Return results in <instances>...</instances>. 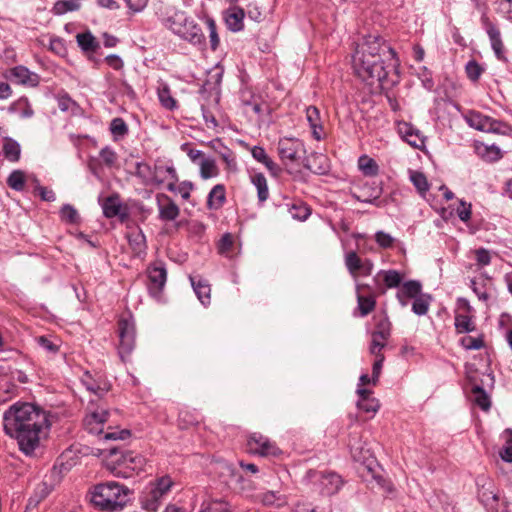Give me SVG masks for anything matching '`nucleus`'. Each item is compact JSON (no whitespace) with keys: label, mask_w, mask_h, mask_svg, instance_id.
Wrapping results in <instances>:
<instances>
[{"label":"nucleus","mask_w":512,"mask_h":512,"mask_svg":"<svg viewBox=\"0 0 512 512\" xmlns=\"http://www.w3.org/2000/svg\"><path fill=\"white\" fill-rule=\"evenodd\" d=\"M395 51L380 37L368 36L352 56L355 74L367 85L384 89L394 85L389 75L396 66Z\"/></svg>","instance_id":"nucleus-1"},{"label":"nucleus","mask_w":512,"mask_h":512,"mask_svg":"<svg viewBox=\"0 0 512 512\" xmlns=\"http://www.w3.org/2000/svg\"><path fill=\"white\" fill-rule=\"evenodd\" d=\"M3 427L7 435L17 440L23 453L32 455L46 437L50 422L48 413L41 407L17 402L4 412Z\"/></svg>","instance_id":"nucleus-2"},{"label":"nucleus","mask_w":512,"mask_h":512,"mask_svg":"<svg viewBox=\"0 0 512 512\" xmlns=\"http://www.w3.org/2000/svg\"><path fill=\"white\" fill-rule=\"evenodd\" d=\"M89 494L95 507L112 512L122 509L129 502L131 490L118 482L107 481L93 486Z\"/></svg>","instance_id":"nucleus-3"},{"label":"nucleus","mask_w":512,"mask_h":512,"mask_svg":"<svg viewBox=\"0 0 512 512\" xmlns=\"http://www.w3.org/2000/svg\"><path fill=\"white\" fill-rule=\"evenodd\" d=\"M168 28L181 39L192 45H202L205 41L201 27L182 11L175 12L167 19Z\"/></svg>","instance_id":"nucleus-4"},{"label":"nucleus","mask_w":512,"mask_h":512,"mask_svg":"<svg viewBox=\"0 0 512 512\" xmlns=\"http://www.w3.org/2000/svg\"><path fill=\"white\" fill-rule=\"evenodd\" d=\"M173 481L169 476H163L151 482L147 491L141 497V505L148 512H156L163 497L170 491Z\"/></svg>","instance_id":"nucleus-5"},{"label":"nucleus","mask_w":512,"mask_h":512,"mask_svg":"<svg viewBox=\"0 0 512 512\" xmlns=\"http://www.w3.org/2000/svg\"><path fill=\"white\" fill-rule=\"evenodd\" d=\"M119 347L118 354L122 362H127L135 347V327L128 319H121L118 323Z\"/></svg>","instance_id":"nucleus-6"},{"label":"nucleus","mask_w":512,"mask_h":512,"mask_svg":"<svg viewBox=\"0 0 512 512\" xmlns=\"http://www.w3.org/2000/svg\"><path fill=\"white\" fill-rule=\"evenodd\" d=\"M466 120L470 127L483 132L505 134L509 129V127L503 122L495 120L479 112H471L466 117Z\"/></svg>","instance_id":"nucleus-7"},{"label":"nucleus","mask_w":512,"mask_h":512,"mask_svg":"<svg viewBox=\"0 0 512 512\" xmlns=\"http://www.w3.org/2000/svg\"><path fill=\"white\" fill-rule=\"evenodd\" d=\"M109 415V411L103 408L87 414L83 420L85 430L93 435H102L104 433V425L108 421Z\"/></svg>","instance_id":"nucleus-8"},{"label":"nucleus","mask_w":512,"mask_h":512,"mask_svg":"<svg viewBox=\"0 0 512 512\" xmlns=\"http://www.w3.org/2000/svg\"><path fill=\"white\" fill-rule=\"evenodd\" d=\"M301 151H304V145L298 139L283 138L278 142V154L282 161L295 162Z\"/></svg>","instance_id":"nucleus-9"},{"label":"nucleus","mask_w":512,"mask_h":512,"mask_svg":"<svg viewBox=\"0 0 512 512\" xmlns=\"http://www.w3.org/2000/svg\"><path fill=\"white\" fill-rule=\"evenodd\" d=\"M481 23L489 36L491 47L496 57L500 60L504 59V45L501 39L500 30L490 21L486 13L482 14Z\"/></svg>","instance_id":"nucleus-10"},{"label":"nucleus","mask_w":512,"mask_h":512,"mask_svg":"<svg viewBox=\"0 0 512 512\" xmlns=\"http://www.w3.org/2000/svg\"><path fill=\"white\" fill-rule=\"evenodd\" d=\"M158 207V217L162 221H174L180 214L178 205L166 194L159 193L156 195Z\"/></svg>","instance_id":"nucleus-11"},{"label":"nucleus","mask_w":512,"mask_h":512,"mask_svg":"<svg viewBox=\"0 0 512 512\" xmlns=\"http://www.w3.org/2000/svg\"><path fill=\"white\" fill-rule=\"evenodd\" d=\"M120 453V458L116 459L119 466H124L132 471H141L145 465V458L133 452H120L119 448L113 447L109 449V455L116 456Z\"/></svg>","instance_id":"nucleus-12"},{"label":"nucleus","mask_w":512,"mask_h":512,"mask_svg":"<svg viewBox=\"0 0 512 512\" xmlns=\"http://www.w3.org/2000/svg\"><path fill=\"white\" fill-rule=\"evenodd\" d=\"M247 444L250 452L261 456L276 455L278 451L274 443L260 434H253Z\"/></svg>","instance_id":"nucleus-13"},{"label":"nucleus","mask_w":512,"mask_h":512,"mask_svg":"<svg viewBox=\"0 0 512 512\" xmlns=\"http://www.w3.org/2000/svg\"><path fill=\"white\" fill-rule=\"evenodd\" d=\"M148 278L151 285L149 290L152 294H158L164 287L167 279V272L163 266H153L148 269Z\"/></svg>","instance_id":"nucleus-14"},{"label":"nucleus","mask_w":512,"mask_h":512,"mask_svg":"<svg viewBox=\"0 0 512 512\" xmlns=\"http://www.w3.org/2000/svg\"><path fill=\"white\" fill-rule=\"evenodd\" d=\"M245 17V11L243 8L233 6L227 9L225 12V22L229 30L233 32H239L243 29V20Z\"/></svg>","instance_id":"nucleus-15"},{"label":"nucleus","mask_w":512,"mask_h":512,"mask_svg":"<svg viewBox=\"0 0 512 512\" xmlns=\"http://www.w3.org/2000/svg\"><path fill=\"white\" fill-rule=\"evenodd\" d=\"M304 167L315 174L322 175L328 171V159L323 154L312 153L306 158Z\"/></svg>","instance_id":"nucleus-16"},{"label":"nucleus","mask_w":512,"mask_h":512,"mask_svg":"<svg viewBox=\"0 0 512 512\" xmlns=\"http://www.w3.org/2000/svg\"><path fill=\"white\" fill-rule=\"evenodd\" d=\"M10 79H14L19 84H30L36 86L38 84V76L30 72L24 66H16L9 71Z\"/></svg>","instance_id":"nucleus-17"},{"label":"nucleus","mask_w":512,"mask_h":512,"mask_svg":"<svg viewBox=\"0 0 512 512\" xmlns=\"http://www.w3.org/2000/svg\"><path fill=\"white\" fill-rule=\"evenodd\" d=\"M306 118H307V121L309 122L311 129H312L313 137L316 140H321L323 127L321 124L320 112H319L318 108L315 106L307 107Z\"/></svg>","instance_id":"nucleus-18"},{"label":"nucleus","mask_w":512,"mask_h":512,"mask_svg":"<svg viewBox=\"0 0 512 512\" xmlns=\"http://www.w3.org/2000/svg\"><path fill=\"white\" fill-rule=\"evenodd\" d=\"M348 447L350 449L351 456L355 461H363L366 458V454L369 452L362 446L361 435L358 432L350 433Z\"/></svg>","instance_id":"nucleus-19"},{"label":"nucleus","mask_w":512,"mask_h":512,"mask_svg":"<svg viewBox=\"0 0 512 512\" xmlns=\"http://www.w3.org/2000/svg\"><path fill=\"white\" fill-rule=\"evenodd\" d=\"M190 281L200 302L204 305L209 304L211 288L208 282L201 278L196 279L194 277H190Z\"/></svg>","instance_id":"nucleus-20"},{"label":"nucleus","mask_w":512,"mask_h":512,"mask_svg":"<svg viewBox=\"0 0 512 512\" xmlns=\"http://www.w3.org/2000/svg\"><path fill=\"white\" fill-rule=\"evenodd\" d=\"M256 497L265 506L280 507L286 503L284 495L275 490L258 493Z\"/></svg>","instance_id":"nucleus-21"},{"label":"nucleus","mask_w":512,"mask_h":512,"mask_svg":"<svg viewBox=\"0 0 512 512\" xmlns=\"http://www.w3.org/2000/svg\"><path fill=\"white\" fill-rule=\"evenodd\" d=\"M251 183L257 189V197L260 203L269 198V189L265 176L262 173H254L250 176Z\"/></svg>","instance_id":"nucleus-22"},{"label":"nucleus","mask_w":512,"mask_h":512,"mask_svg":"<svg viewBox=\"0 0 512 512\" xmlns=\"http://www.w3.org/2000/svg\"><path fill=\"white\" fill-rule=\"evenodd\" d=\"M379 277H382L386 288H397L403 280V276L397 270H380L374 281L377 282Z\"/></svg>","instance_id":"nucleus-23"},{"label":"nucleus","mask_w":512,"mask_h":512,"mask_svg":"<svg viewBox=\"0 0 512 512\" xmlns=\"http://www.w3.org/2000/svg\"><path fill=\"white\" fill-rule=\"evenodd\" d=\"M163 172H166L167 174H169L170 178L172 179V182H170L167 185V189L171 192L178 191V187L175 184L176 181H178V176H177V172L173 166H167V167L156 166L155 172H154V177H153L155 182H157L159 184L163 182L164 179L161 177Z\"/></svg>","instance_id":"nucleus-24"},{"label":"nucleus","mask_w":512,"mask_h":512,"mask_svg":"<svg viewBox=\"0 0 512 512\" xmlns=\"http://www.w3.org/2000/svg\"><path fill=\"white\" fill-rule=\"evenodd\" d=\"M76 40L79 47L86 53L96 52L97 49L100 47L99 42L89 31L84 33H78L76 35Z\"/></svg>","instance_id":"nucleus-25"},{"label":"nucleus","mask_w":512,"mask_h":512,"mask_svg":"<svg viewBox=\"0 0 512 512\" xmlns=\"http://www.w3.org/2000/svg\"><path fill=\"white\" fill-rule=\"evenodd\" d=\"M474 403L482 410L488 411L491 407V400L488 393L481 385L475 384L471 389Z\"/></svg>","instance_id":"nucleus-26"},{"label":"nucleus","mask_w":512,"mask_h":512,"mask_svg":"<svg viewBox=\"0 0 512 512\" xmlns=\"http://www.w3.org/2000/svg\"><path fill=\"white\" fill-rule=\"evenodd\" d=\"M129 245L134 252L140 253L146 248V238L140 228H135L127 234Z\"/></svg>","instance_id":"nucleus-27"},{"label":"nucleus","mask_w":512,"mask_h":512,"mask_svg":"<svg viewBox=\"0 0 512 512\" xmlns=\"http://www.w3.org/2000/svg\"><path fill=\"white\" fill-rule=\"evenodd\" d=\"M405 140L413 147L419 148L424 145V138L420 135V131L405 123L401 128Z\"/></svg>","instance_id":"nucleus-28"},{"label":"nucleus","mask_w":512,"mask_h":512,"mask_svg":"<svg viewBox=\"0 0 512 512\" xmlns=\"http://www.w3.org/2000/svg\"><path fill=\"white\" fill-rule=\"evenodd\" d=\"M225 199V187L222 184L215 185L208 195V207L218 209L223 205Z\"/></svg>","instance_id":"nucleus-29"},{"label":"nucleus","mask_w":512,"mask_h":512,"mask_svg":"<svg viewBox=\"0 0 512 512\" xmlns=\"http://www.w3.org/2000/svg\"><path fill=\"white\" fill-rule=\"evenodd\" d=\"M455 328L458 333H469L473 332L476 326L470 314L457 312L455 315Z\"/></svg>","instance_id":"nucleus-30"},{"label":"nucleus","mask_w":512,"mask_h":512,"mask_svg":"<svg viewBox=\"0 0 512 512\" xmlns=\"http://www.w3.org/2000/svg\"><path fill=\"white\" fill-rule=\"evenodd\" d=\"M361 286H357V302L360 315L362 317L370 314L376 306V300L374 296H364L360 293Z\"/></svg>","instance_id":"nucleus-31"},{"label":"nucleus","mask_w":512,"mask_h":512,"mask_svg":"<svg viewBox=\"0 0 512 512\" xmlns=\"http://www.w3.org/2000/svg\"><path fill=\"white\" fill-rule=\"evenodd\" d=\"M3 154L11 162H17L20 158L21 148L17 141L6 137L3 143Z\"/></svg>","instance_id":"nucleus-32"},{"label":"nucleus","mask_w":512,"mask_h":512,"mask_svg":"<svg viewBox=\"0 0 512 512\" xmlns=\"http://www.w3.org/2000/svg\"><path fill=\"white\" fill-rule=\"evenodd\" d=\"M421 289L422 285L419 281L409 280L402 285V289L397 294V297L402 305H406V302L402 300V295H405L409 298H416L419 297L418 295L421 293Z\"/></svg>","instance_id":"nucleus-33"},{"label":"nucleus","mask_w":512,"mask_h":512,"mask_svg":"<svg viewBox=\"0 0 512 512\" xmlns=\"http://www.w3.org/2000/svg\"><path fill=\"white\" fill-rule=\"evenodd\" d=\"M358 167L365 176L374 177L379 173V166L377 162L368 155H362L359 157Z\"/></svg>","instance_id":"nucleus-34"},{"label":"nucleus","mask_w":512,"mask_h":512,"mask_svg":"<svg viewBox=\"0 0 512 512\" xmlns=\"http://www.w3.org/2000/svg\"><path fill=\"white\" fill-rule=\"evenodd\" d=\"M341 477L336 473L323 475L321 485L324 493L330 495L336 493L341 486Z\"/></svg>","instance_id":"nucleus-35"},{"label":"nucleus","mask_w":512,"mask_h":512,"mask_svg":"<svg viewBox=\"0 0 512 512\" xmlns=\"http://www.w3.org/2000/svg\"><path fill=\"white\" fill-rule=\"evenodd\" d=\"M103 213L107 218H113L120 214L121 202L118 195H112L105 199L103 205Z\"/></svg>","instance_id":"nucleus-36"},{"label":"nucleus","mask_w":512,"mask_h":512,"mask_svg":"<svg viewBox=\"0 0 512 512\" xmlns=\"http://www.w3.org/2000/svg\"><path fill=\"white\" fill-rule=\"evenodd\" d=\"M391 327L392 324L387 315H383L377 319L375 329L372 332L371 336H375L376 338L389 339L391 336Z\"/></svg>","instance_id":"nucleus-37"},{"label":"nucleus","mask_w":512,"mask_h":512,"mask_svg":"<svg viewBox=\"0 0 512 512\" xmlns=\"http://www.w3.org/2000/svg\"><path fill=\"white\" fill-rule=\"evenodd\" d=\"M81 7L80 0H59L53 6L55 15H63L70 11H77Z\"/></svg>","instance_id":"nucleus-38"},{"label":"nucleus","mask_w":512,"mask_h":512,"mask_svg":"<svg viewBox=\"0 0 512 512\" xmlns=\"http://www.w3.org/2000/svg\"><path fill=\"white\" fill-rule=\"evenodd\" d=\"M488 484V487H485L486 483H483L482 488L479 490L478 497L485 506L493 508V504L498 502L499 496L491 489V483Z\"/></svg>","instance_id":"nucleus-39"},{"label":"nucleus","mask_w":512,"mask_h":512,"mask_svg":"<svg viewBox=\"0 0 512 512\" xmlns=\"http://www.w3.org/2000/svg\"><path fill=\"white\" fill-rule=\"evenodd\" d=\"M288 212L291 217L297 220L304 221L310 215V209L301 201L293 202L291 205L287 204Z\"/></svg>","instance_id":"nucleus-40"},{"label":"nucleus","mask_w":512,"mask_h":512,"mask_svg":"<svg viewBox=\"0 0 512 512\" xmlns=\"http://www.w3.org/2000/svg\"><path fill=\"white\" fill-rule=\"evenodd\" d=\"M362 261L355 251H350L346 254L345 265L353 277H357L360 273Z\"/></svg>","instance_id":"nucleus-41"},{"label":"nucleus","mask_w":512,"mask_h":512,"mask_svg":"<svg viewBox=\"0 0 512 512\" xmlns=\"http://www.w3.org/2000/svg\"><path fill=\"white\" fill-rule=\"evenodd\" d=\"M502 438L505 441V445L500 451V456L503 461L512 462V429H505L502 433Z\"/></svg>","instance_id":"nucleus-42"},{"label":"nucleus","mask_w":512,"mask_h":512,"mask_svg":"<svg viewBox=\"0 0 512 512\" xmlns=\"http://www.w3.org/2000/svg\"><path fill=\"white\" fill-rule=\"evenodd\" d=\"M218 167L213 159H203L200 163V175L203 179H209L218 175Z\"/></svg>","instance_id":"nucleus-43"},{"label":"nucleus","mask_w":512,"mask_h":512,"mask_svg":"<svg viewBox=\"0 0 512 512\" xmlns=\"http://www.w3.org/2000/svg\"><path fill=\"white\" fill-rule=\"evenodd\" d=\"M7 184L10 188L16 191H22L25 186V174L20 170L13 171L8 179Z\"/></svg>","instance_id":"nucleus-44"},{"label":"nucleus","mask_w":512,"mask_h":512,"mask_svg":"<svg viewBox=\"0 0 512 512\" xmlns=\"http://www.w3.org/2000/svg\"><path fill=\"white\" fill-rule=\"evenodd\" d=\"M234 239L230 233L224 234L218 243V252L225 257H232Z\"/></svg>","instance_id":"nucleus-45"},{"label":"nucleus","mask_w":512,"mask_h":512,"mask_svg":"<svg viewBox=\"0 0 512 512\" xmlns=\"http://www.w3.org/2000/svg\"><path fill=\"white\" fill-rule=\"evenodd\" d=\"M410 180L413 185L417 188L419 193L424 194L429 190V184L426 176L418 171H412L410 173Z\"/></svg>","instance_id":"nucleus-46"},{"label":"nucleus","mask_w":512,"mask_h":512,"mask_svg":"<svg viewBox=\"0 0 512 512\" xmlns=\"http://www.w3.org/2000/svg\"><path fill=\"white\" fill-rule=\"evenodd\" d=\"M61 219L67 223L74 224L79 219L77 210L70 204H65L60 210Z\"/></svg>","instance_id":"nucleus-47"},{"label":"nucleus","mask_w":512,"mask_h":512,"mask_svg":"<svg viewBox=\"0 0 512 512\" xmlns=\"http://www.w3.org/2000/svg\"><path fill=\"white\" fill-rule=\"evenodd\" d=\"M110 131L115 136L123 137L128 133V126L122 118H114L110 123Z\"/></svg>","instance_id":"nucleus-48"},{"label":"nucleus","mask_w":512,"mask_h":512,"mask_svg":"<svg viewBox=\"0 0 512 512\" xmlns=\"http://www.w3.org/2000/svg\"><path fill=\"white\" fill-rule=\"evenodd\" d=\"M371 338H372L371 339V344H370V347H369L370 353L372 355H374L375 357L384 356L382 354V350H383V348H385L388 339L376 338L375 336H371Z\"/></svg>","instance_id":"nucleus-49"},{"label":"nucleus","mask_w":512,"mask_h":512,"mask_svg":"<svg viewBox=\"0 0 512 512\" xmlns=\"http://www.w3.org/2000/svg\"><path fill=\"white\" fill-rule=\"evenodd\" d=\"M100 158L102 160V162L111 167L113 166L116 161H117V154L116 152L111 149L110 147H104L101 151H100Z\"/></svg>","instance_id":"nucleus-50"},{"label":"nucleus","mask_w":512,"mask_h":512,"mask_svg":"<svg viewBox=\"0 0 512 512\" xmlns=\"http://www.w3.org/2000/svg\"><path fill=\"white\" fill-rule=\"evenodd\" d=\"M429 309V303L426 299L419 296L414 299V302L412 304V311L419 315H425L428 312Z\"/></svg>","instance_id":"nucleus-51"},{"label":"nucleus","mask_w":512,"mask_h":512,"mask_svg":"<svg viewBox=\"0 0 512 512\" xmlns=\"http://www.w3.org/2000/svg\"><path fill=\"white\" fill-rule=\"evenodd\" d=\"M483 69L476 61H469L466 64V73L470 80L477 81L482 73Z\"/></svg>","instance_id":"nucleus-52"},{"label":"nucleus","mask_w":512,"mask_h":512,"mask_svg":"<svg viewBox=\"0 0 512 512\" xmlns=\"http://www.w3.org/2000/svg\"><path fill=\"white\" fill-rule=\"evenodd\" d=\"M375 241L382 248H390L393 246L394 238L384 231H378L375 234Z\"/></svg>","instance_id":"nucleus-53"},{"label":"nucleus","mask_w":512,"mask_h":512,"mask_svg":"<svg viewBox=\"0 0 512 512\" xmlns=\"http://www.w3.org/2000/svg\"><path fill=\"white\" fill-rule=\"evenodd\" d=\"M158 95H159V100H160L161 104L165 108L172 110L175 107L176 101L170 95V91L168 88L165 87L164 89L160 90Z\"/></svg>","instance_id":"nucleus-54"},{"label":"nucleus","mask_w":512,"mask_h":512,"mask_svg":"<svg viewBox=\"0 0 512 512\" xmlns=\"http://www.w3.org/2000/svg\"><path fill=\"white\" fill-rule=\"evenodd\" d=\"M477 265L480 267L487 266L491 263L490 252L485 248H479L474 251Z\"/></svg>","instance_id":"nucleus-55"},{"label":"nucleus","mask_w":512,"mask_h":512,"mask_svg":"<svg viewBox=\"0 0 512 512\" xmlns=\"http://www.w3.org/2000/svg\"><path fill=\"white\" fill-rule=\"evenodd\" d=\"M357 407L365 412H377L380 405L375 398H369L368 400L358 401Z\"/></svg>","instance_id":"nucleus-56"},{"label":"nucleus","mask_w":512,"mask_h":512,"mask_svg":"<svg viewBox=\"0 0 512 512\" xmlns=\"http://www.w3.org/2000/svg\"><path fill=\"white\" fill-rule=\"evenodd\" d=\"M230 505L223 500L213 501L206 509L201 512H230Z\"/></svg>","instance_id":"nucleus-57"},{"label":"nucleus","mask_w":512,"mask_h":512,"mask_svg":"<svg viewBox=\"0 0 512 512\" xmlns=\"http://www.w3.org/2000/svg\"><path fill=\"white\" fill-rule=\"evenodd\" d=\"M461 342L468 350H478L484 346V342L481 338L464 337Z\"/></svg>","instance_id":"nucleus-58"},{"label":"nucleus","mask_w":512,"mask_h":512,"mask_svg":"<svg viewBox=\"0 0 512 512\" xmlns=\"http://www.w3.org/2000/svg\"><path fill=\"white\" fill-rule=\"evenodd\" d=\"M37 342L40 345V347H42L49 353H56L58 351V345H56L54 342H52L49 338L45 336H40L37 339Z\"/></svg>","instance_id":"nucleus-59"},{"label":"nucleus","mask_w":512,"mask_h":512,"mask_svg":"<svg viewBox=\"0 0 512 512\" xmlns=\"http://www.w3.org/2000/svg\"><path fill=\"white\" fill-rule=\"evenodd\" d=\"M375 361L373 363V367H372V383L374 385H376L378 379H379V376L381 374V369H382V365H383V362H384V356H381V357H375Z\"/></svg>","instance_id":"nucleus-60"},{"label":"nucleus","mask_w":512,"mask_h":512,"mask_svg":"<svg viewBox=\"0 0 512 512\" xmlns=\"http://www.w3.org/2000/svg\"><path fill=\"white\" fill-rule=\"evenodd\" d=\"M457 214L462 221L467 222L471 218V204L461 201L457 208Z\"/></svg>","instance_id":"nucleus-61"},{"label":"nucleus","mask_w":512,"mask_h":512,"mask_svg":"<svg viewBox=\"0 0 512 512\" xmlns=\"http://www.w3.org/2000/svg\"><path fill=\"white\" fill-rule=\"evenodd\" d=\"M262 164L265 165V167L273 177H278L282 172L280 166L276 164L269 156L267 157V160H264L262 162Z\"/></svg>","instance_id":"nucleus-62"},{"label":"nucleus","mask_w":512,"mask_h":512,"mask_svg":"<svg viewBox=\"0 0 512 512\" xmlns=\"http://www.w3.org/2000/svg\"><path fill=\"white\" fill-rule=\"evenodd\" d=\"M127 7L134 13L142 11L147 3L148 0H124Z\"/></svg>","instance_id":"nucleus-63"},{"label":"nucleus","mask_w":512,"mask_h":512,"mask_svg":"<svg viewBox=\"0 0 512 512\" xmlns=\"http://www.w3.org/2000/svg\"><path fill=\"white\" fill-rule=\"evenodd\" d=\"M105 61L107 62V64L110 67H112L115 70H120L124 66L122 59L118 55H115V54L108 55L105 58Z\"/></svg>","instance_id":"nucleus-64"}]
</instances>
